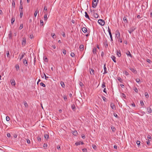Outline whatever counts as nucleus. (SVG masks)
Listing matches in <instances>:
<instances>
[{"label":"nucleus","instance_id":"nucleus-1","mask_svg":"<svg viewBox=\"0 0 152 152\" xmlns=\"http://www.w3.org/2000/svg\"><path fill=\"white\" fill-rule=\"evenodd\" d=\"M116 37L117 38L119 42L122 43V38L123 37H121L120 36V33L118 30H117L116 31Z\"/></svg>","mask_w":152,"mask_h":152},{"label":"nucleus","instance_id":"nucleus-2","mask_svg":"<svg viewBox=\"0 0 152 152\" xmlns=\"http://www.w3.org/2000/svg\"><path fill=\"white\" fill-rule=\"evenodd\" d=\"M99 0H93L92 5L93 8H95Z\"/></svg>","mask_w":152,"mask_h":152},{"label":"nucleus","instance_id":"nucleus-3","mask_svg":"<svg viewBox=\"0 0 152 152\" xmlns=\"http://www.w3.org/2000/svg\"><path fill=\"white\" fill-rule=\"evenodd\" d=\"M98 23L101 26H104L105 24L104 20L102 19H99L98 20Z\"/></svg>","mask_w":152,"mask_h":152},{"label":"nucleus","instance_id":"nucleus-4","mask_svg":"<svg viewBox=\"0 0 152 152\" xmlns=\"http://www.w3.org/2000/svg\"><path fill=\"white\" fill-rule=\"evenodd\" d=\"M26 39L25 37H23V40L22 41V45L23 46H25L26 44Z\"/></svg>","mask_w":152,"mask_h":152},{"label":"nucleus","instance_id":"nucleus-5","mask_svg":"<svg viewBox=\"0 0 152 152\" xmlns=\"http://www.w3.org/2000/svg\"><path fill=\"white\" fill-rule=\"evenodd\" d=\"M108 43L107 40L106 39L104 40V42H103V44L105 46V48H107L108 46Z\"/></svg>","mask_w":152,"mask_h":152},{"label":"nucleus","instance_id":"nucleus-6","mask_svg":"<svg viewBox=\"0 0 152 152\" xmlns=\"http://www.w3.org/2000/svg\"><path fill=\"white\" fill-rule=\"evenodd\" d=\"M105 66H106V64H105L104 65V72L103 73V74H106L107 72V69Z\"/></svg>","mask_w":152,"mask_h":152},{"label":"nucleus","instance_id":"nucleus-7","mask_svg":"<svg viewBox=\"0 0 152 152\" xmlns=\"http://www.w3.org/2000/svg\"><path fill=\"white\" fill-rule=\"evenodd\" d=\"M10 82L12 85L14 86L15 85V83L14 79H12L10 80Z\"/></svg>","mask_w":152,"mask_h":152},{"label":"nucleus","instance_id":"nucleus-8","mask_svg":"<svg viewBox=\"0 0 152 152\" xmlns=\"http://www.w3.org/2000/svg\"><path fill=\"white\" fill-rule=\"evenodd\" d=\"M110 106L113 110L115 109V106L113 103L112 102L110 103Z\"/></svg>","mask_w":152,"mask_h":152},{"label":"nucleus","instance_id":"nucleus-9","mask_svg":"<svg viewBox=\"0 0 152 152\" xmlns=\"http://www.w3.org/2000/svg\"><path fill=\"white\" fill-rule=\"evenodd\" d=\"M23 63L26 66L28 65V61L26 59H23Z\"/></svg>","mask_w":152,"mask_h":152},{"label":"nucleus","instance_id":"nucleus-10","mask_svg":"<svg viewBox=\"0 0 152 152\" xmlns=\"http://www.w3.org/2000/svg\"><path fill=\"white\" fill-rule=\"evenodd\" d=\"M19 11L20 12V18H21L22 17L23 14V10H19Z\"/></svg>","mask_w":152,"mask_h":152},{"label":"nucleus","instance_id":"nucleus-11","mask_svg":"<svg viewBox=\"0 0 152 152\" xmlns=\"http://www.w3.org/2000/svg\"><path fill=\"white\" fill-rule=\"evenodd\" d=\"M130 69L134 73H136L137 72V71L136 70L134 69V68H131Z\"/></svg>","mask_w":152,"mask_h":152},{"label":"nucleus","instance_id":"nucleus-12","mask_svg":"<svg viewBox=\"0 0 152 152\" xmlns=\"http://www.w3.org/2000/svg\"><path fill=\"white\" fill-rule=\"evenodd\" d=\"M126 54L127 55V56H129L130 57H131V58L132 57V55L130 53V52H129V51H128L126 53Z\"/></svg>","mask_w":152,"mask_h":152},{"label":"nucleus","instance_id":"nucleus-13","mask_svg":"<svg viewBox=\"0 0 152 152\" xmlns=\"http://www.w3.org/2000/svg\"><path fill=\"white\" fill-rule=\"evenodd\" d=\"M111 58L113 60V61L115 62V63H116V57L113 56H112L111 57Z\"/></svg>","mask_w":152,"mask_h":152},{"label":"nucleus","instance_id":"nucleus-14","mask_svg":"<svg viewBox=\"0 0 152 152\" xmlns=\"http://www.w3.org/2000/svg\"><path fill=\"white\" fill-rule=\"evenodd\" d=\"M117 54L118 57H120L121 56V53L120 50L118 51L117 50Z\"/></svg>","mask_w":152,"mask_h":152},{"label":"nucleus","instance_id":"nucleus-15","mask_svg":"<svg viewBox=\"0 0 152 152\" xmlns=\"http://www.w3.org/2000/svg\"><path fill=\"white\" fill-rule=\"evenodd\" d=\"M72 133L75 136H77V132L76 130H74L72 131Z\"/></svg>","mask_w":152,"mask_h":152},{"label":"nucleus","instance_id":"nucleus-16","mask_svg":"<svg viewBox=\"0 0 152 152\" xmlns=\"http://www.w3.org/2000/svg\"><path fill=\"white\" fill-rule=\"evenodd\" d=\"M82 30L84 33H86L87 31V29L85 27H83L82 28Z\"/></svg>","mask_w":152,"mask_h":152},{"label":"nucleus","instance_id":"nucleus-17","mask_svg":"<svg viewBox=\"0 0 152 152\" xmlns=\"http://www.w3.org/2000/svg\"><path fill=\"white\" fill-rule=\"evenodd\" d=\"M90 73L91 75H93L94 74V71L93 69H91L90 71Z\"/></svg>","mask_w":152,"mask_h":152},{"label":"nucleus","instance_id":"nucleus-18","mask_svg":"<svg viewBox=\"0 0 152 152\" xmlns=\"http://www.w3.org/2000/svg\"><path fill=\"white\" fill-rule=\"evenodd\" d=\"M93 53L94 55L96 53V48H94L93 50Z\"/></svg>","mask_w":152,"mask_h":152},{"label":"nucleus","instance_id":"nucleus-19","mask_svg":"<svg viewBox=\"0 0 152 152\" xmlns=\"http://www.w3.org/2000/svg\"><path fill=\"white\" fill-rule=\"evenodd\" d=\"M85 17L86 18H88L89 20H90V18H89V16L88 14L86 12H85Z\"/></svg>","mask_w":152,"mask_h":152},{"label":"nucleus","instance_id":"nucleus-20","mask_svg":"<svg viewBox=\"0 0 152 152\" xmlns=\"http://www.w3.org/2000/svg\"><path fill=\"white\" fill-rule=\"evenodd\" d=\"M94 16L95 18H97L99 17V15L98 14L96 13H94Z\"/></svg>","mask_w":152,"mask_h":152},{"label":"nucleus","instance_id":"nucleus-21","mask_svg":"<svg viewBox=\"0 0 152 152\" xmlns=\"http://www.w3.org/2000/svg\"><path fill=\"white\" fill-rule=\"evenodd\" d=\"M147 111L149 113H151L152 112L151 109L150 107H148L147 108Z\"/></svg>","mask_w":152,"mask_h":152},{"label":"nucleus","instance_id":"nucleus-22","mask_svg":"<svg viewBox=\"0 0 152 152\" xmlns=\"http://www.w3.org/2000/svg\"><path fill=\"white\" fill-rule=\"evenodd\" d=\"M45 138L47 140L49 138V135L48 134H44Z\"/></svg>","mask_w":152,"mask_h":152},{"label":"nucleus","instance_id":"nucleus-23","mask_svg":"<svg viewBox=\"0 0 152 152\" xmlns=\"http://www.w3.org/2000/svg\"><path fill=\"white\" fill-rule=\"evenodd\" d=\"M84 46L83 45H81L80 46V49L81 50H83L84 49Z\"/></svg>","mask_w":152,"mask_h":152},{"label":"nucleus","instance_id":"nucleus-24","mask_svg":"<svg viewBox=\"0 0 152 152\" xmlns=\"http://www.w3.org/2000/svg\"><path fill=\"white\" fill-rule=\"evenodd\" d=\"M61 86L64 88L65 87V86L64 82L63 81H61Z\"/></svg>","mask_w":152,"mask_h":152},{"label":"nucleus","instance_id":"nucleus-25","mask_svg":"<svg viewBox=\"0 0 152 152\" xmlns=\"http://www.w3.org/2000/svg\"><path fill=\"white\" fill-rule=\"evenodd\" d=\"M12 33L11 31H10V33L9 34V37L10 39H11L12 38Z\"/></svg>","mask_w":152,"mask_h":152},{"label":"nucleus","instance_id":"nucleus-26","mask_svg":"<svg viewBox=\"0 0 152 152\" xmlns=\"http://www.w3.org/2000/svg\"><path fill=\"white\" fill-rule=\"evenodd\" d=\"M123 20L124 22H125L126 23H128V20H127L126 17V16H124L123 18Z\"/></svg>","mask_w":152,"mask_h":152},{"label":"nucleus","instance_id":"nucleus-27","mask_svg":"<svg viewBox=\"0 0 152 152\" xmlns=\"http://www.w3.org/2000/svg\"><path fill=\"white\" fill-rule=\"evenodd\" d=\"M121 97H123L124 98V99H126V96L124 94V93H121Z\"/></svg>","mask_w":152,"mask_h":152},{"label":"nucleus","instance_id":"nucleus-28","mask_svg":"<svg viewBox=\"0 0 152 152\" xmlns=\"http://www.w3.org/2000/svg\"><path fill=\"white\" fill-rule=\"evenodd\" d=\"M136 29L135 28H134V27H132L130 28L129 30H130L132 32H133L135 29Z\"/></svg>","mask_w":152,"mask_h":152},{"label":"nucleus","instance_id":"nucleus-29","mask_svg":"<svg viewBox=\"0 0 152 152\" xmlns=\"http://www.w3.org/2000/svg\"><path fill=\"white\" fill-rule=\"evenodd\" d=\"M15 18H14V17L12 18L11 20V23L12 24L14 23L15 21Z\"/></svg>","mask_w":152,"mask_h":152},{"label":"nucleus","instance_id":"nucleus-30","mask_svg":"<svg viewBox=\"0 0 152 152\" xmlns=\"http://www.w3.org/2000/svg\"><path fill=\"white\" fill-rule=\"evenodd\" d=\"M141 113V114H140L139 113H137V114L141 116H142L143 115L145 114V112L141 111L140 112Z\"/></svg>","mask_w":152,"mask_h":152},{"label":"nucleus","instance_id":"nucleus-31","mask_svg":"<svg viewBox=\"0 0 152 152\" xmlns=\"http://www.w3.org/2000/svg\"><path fill=\"white\" fill-rule=\"evenodd\" d=\"M16 69L17 71H18L19 69V65L18 64H17L15 66Z\"/></svg>","mask_w":152,"mask_h":152},{"label":"nucleus","instance_id":"nucleus-32","mask_svg":"<svg viewBox=\"0 0 152 152\" xmlns=\"http://www.w3.org/2000/svg\"><path fill=\"white\" fill-rule=\"evenodd\" d=\"M71 107H72V109L73 110H75V104H72L71 106Z\"/></svg>","mask_w":152,"mask_h":152},{"label":"nucleus","instance_id":"nucleus-33","mask_svg":"<svg viewBox=\"0 0 152 152\" xmlns=\"http://www.w3.org/2000/svg\"><path fill=\"white\" fill-rule=\"evenodd\" d=\"M111 129L113 132H115L116 130L115 128L113 126H111Z\"/></svg>","mask_w":152,"mask_h":152},{"label":"nucleus","instance_id":"nucleus-34","mask_svg":"<svg viewBox=\"0 0 152 152\" xmlns=\"http://www.w3.org/2000/svg\"><path fill=\"white\" fill-rule=\"evenodd\" d=\"M145 95L146 98H148L149 97V95L148 94V93L147 92H145Z\"/></svg>","mask_w":152,"mask_h":152},{"label":"nucleus","instance_id":"nucleus-35","mask_svg":"<svg viewBox=\"0 0 152 152\" xmlns=\"http://www.w3.org/2000/svg\"><path fill=\"white\" fill-rule=\"evenodd\" d=\"M24 106L26 107H28V104L27 103V102L26 101H24Z\"/></svg>","mask_w":152,"mask_h":152},{"label":"nucleus","instance_id":"nucleus-36","mask_svg":"<svg viewBox=\"0 0 152 152\" xmlns=\"http://www.w3.org/2000/svg\"><path fill=\"white\" fill-rule=\"evenodd\" d=\"M117 79L121 83H122L123 80L120 77H118Z\"/></svg>","mask_w":152,"mask_h":152},{"label":"nucleus","instance_id":"nucleus-37","mask_svg":"<svg viewBox=\"0 0 152 152\" xmlns=\"http://www.w3.org/2000/svg\"><path fill=\"white\" fill-rule=\"evenodd\" d=\"M51 36L53 39L56 38V36L54 33L52 34Z\"/></svg>","mask_w":152,"mask_h":152},{"label":"nucleus","instance_id":"nucleus-38","mask_svg":"<svg viewBox=\"0 0 152 152\" xmlns=\"http://www.w3.org/2000/svg\"><path fill=\"white\" fill-rule=\"evenodd\" d=\"M40 25L42 26L43 25V22L42 20H40Z\"/></svg>","mask_w":152,"mask_h":152},{"label":"nucleus","instance_id":"nucleus-39","mask_svg":"<svg viewBox=\"0 0 152 152\" xmlns=\"http://www.w3.org/2000/svg\"><path fill=\"white\" fill-rule=\"evenodd\" d=\"M102 87L104 88L105 87V82H103L102 86Z\"/></svg>","mask_w":152,"mask_h":152},{"label":"nucleus","instance_id":"nucleus-40","mask_svg":"<svg viewBox=\"0 0 152 152\" xmlns=\"http://www.w3.org/2000/svg\"><path fill=\"white\" fill-rule=\"evenodd\" d=\"M38 12V10H37L35 11L34 14V16L35 17H36V16Z\"/></svg>","mask_w":152,"mask_h":152},{"label":"nucleus","instance_id":"nucleus-41","mask_svg":"<svg viewBox=\"0 0 152 152\" xmlns=\"http://www.w3.org/2000/svg\"><path fill=\"white\" fill-rule=\"evenodd\" d=\"M44 60L45 61L48 62V58L45 57H44Z\"/></svg>","mask_w":152,"mask_h":152},{"label":"nucleus","instance_id":"nucleus-42","mask_svg":"<svg viewBox=\"0 0 152 152\" xmlns=\"http://www.w3.org/2000/svg\"><path fill=\"white\" fill-rule=\"evenodd\" d=\"M70 55L72 57H74L75 56V54L74 53L72 52L71 53Z\"/></svg>","mask_w":152,"mask_h":152},{"label":"nucleus","instance_id":"nucleus-43","mask_svg":"<svg viewBox=\"0 0 152 152\" xmlns=\"http://www.w3.org/2000/svg\"><path fill=\"white\" fill-rule=\"evenodd\" d=\"M136 143L138 146L140 145V141L137 140L136 142Z\"/></svg>","mask_w":152,"mask_h":152},{"label":"nucleus","instance_id":"nucleus-44","mask_svg":"<svg viewBox=\"0 0 152 152\" xmlns=\"http://www.w3.org/2000/svg\"><path fill=\"white\" fill-rule=\"evenodd\" d=\"M47 14H45L44 16V20H47L48 18L47 17Z\"/></svg>","mask_w":152,"mask_h":152},{"label":"nucleus","instance_id":"nucleus-45","mask_svg":"<svg viewBox=\"0 0 152 152\" xmlns=\"http://www.w3.org/2000/svg\"><path fill=\"white\" fill-rule=\"evenodd\" d=\"M23 27V24H21L20 26V27H19V29L20 30Z\"/></svg>","mask_w":152,"mask_h":152},{"label":"nucleus","instance_id":"nucleus-46","mask_svg":"<svg viewBox=\"0 0 152 152\" xmlns=\"http://www.w3.org/2000/svg\"><path fill=\"white\" fill-rule=\"evenodd\" d=\"M79 84L81 87H82L84 86L83 83L81 82L79 83Z\"/></svg>","mask_w":152,"mask_h":152},{"label":"nucleus","instance_id":"nucleus-47","mask_svg":"<svg viewBox=\"0 0 152 152\" xmlns=\"http://www.w3.org/2000/svg\"><path fill=\"white\" fill-rule=\"evenodd\" d=\"M12 5L13 7H15V3L14 1H13L12 2Z\"/></svg>","mask_w":152,"mask_h":152},{"label":"nucleus","instance_id":"nucleus-48","mask_svg":"<svg viewBox=\"0 0 152 152\" xmlns=\"http://www.w3.org/2000/svg\"><path fill=\"white\" fill-rule=\"evenodd\" d=\"M63 53L64 55H65L66 54V50L63 49Z\"/></svg>","mask_w":152,"mask_h":152},{"label":"nucleus","instance_id":"nucleus-49","mask_svg":"<svg viewBox=\"0 0 152 152\" xmlns=\"http://www.w3.org/2000/svg\"><path fill=\"white\" fill-rule=\"evenodd\" d=\"M140 103L141 105L142 106L143 105H144V103L143 102V101L142 100L140 101Z\"/></svg>","mask_w":152,"mask_h":152},{"label":"nucleus","instance_id":"nucleus-50","mask_svg":"<svg viewBox=\"0 0 152 152\" xmlns=\"http://www.w3.org/2000/svg\"><path fill=\"white\" fill-rule=\"evenodd\" d=\"M10 120L9 117L8 116H7L6 117V120L7 121H9Z\"/></svg>","mask_w":152,"mask_h":152},{"label":"nucleus","instance_id":"nucleus-51","mask_svg":"<svg viewBox=\"0 0 152 152\" xmlns=\"http://www.w3.org/2000/svg\"><path fill=\"white\" fill-rule=\"evenodd\" d=\"M64 99V100L65 101L67 99V98L66 95H64L63 96Z\"/></svg>","mask_w":152,"mask_h":152},{"label":"nucleus","instance_id":"nucleus-52","mask_svg":"<svg viewBox=\"0 0 152 152\" xmlns=\"http://www.w3.org/2000/svg\"><path fill=\"white\" fill-rule=\"evenodd\" d=\"M44 76L45 77V79L46 80H47L48 78H49V77H48L46 75L45 73H44Z\"/></svg>","mask_w":152,"mask_h":152},{"label":"nucleus","instance_id":"nucleus-53","mask_svg":"<svg viewBox=\"0 0 152 152\" xmlns=\"http://www.w3.org/2000/svg\"><path fill=\"white\" fill-rule=\"evenodd\" d=\"M93 148L94 149H96L97 148L96 146L95 145H93L92 146Z\"/></svg>","mask_w":152,"mask_h":152},{"label":"nucleus","instance_id":"nucleus-54","mask_svg":"<svg viewBox=\"0 0 152 152\" xmlns=\"http://www.w3.org/2000/svg\"><path fill=\"white\" fill-rule=\"evenodd\" d=\"M7 56L8 57H10V53L9 51H8L7 53Z\"/></svg>","mask_w":152,"mask_h":152},{"label":"nucleus","instance_id":"nucleus-55","mask_svg":"<svg viewBox=\"0 0 152 152\" xmlns=\"http://www.w3.org/2000/svg\"><path fill=\"white\" fill-rule=\"evenodd\" d=\"M23 5H20L19 10H23Z\"/></svg>","mask_w":152,"mask_h":152},{"label":"nucleus","instance_id":"nucleus-56","mask_svg":"<svg viewBox=\"0 0 152 152\" xmlns=\"http://www.w3.org/2000/svg\"><path fill=\"white\" fill-rule=\"evenodd\" d=\"M82 151L83 152H87V149L86 148L83 149Z\"/></svg>","mask_w":152,"mask_h":152},{"label":"nucleus","instance_id":"nucleus-57","mask_svg":"<svg viewBox=\"0 0 152 152\" xmlns=\"http://www.w3.org/2000/svg\"><path fill=\"white\" fill-rule=\"evenodd\" d=\"M37 140L39 142H40L41 141V138L40 137H37Z\"/></svg>","mask_w":152,"mask_h":152},{"label":"nucleus","instance_id":"nucleus-58","mask_svg":"<svg viewBox=\"0 0 152 152\" xmlns=\"http://www.w3.org/2000/svg\"><path fill=\"white\" fill-rule=\"evenodd\" d=\"M40 85H41V86L43 87H45V85L44 83H40Z\"/></svg>","mask_w":152,"mask_h":152},{"label":"nucleus","instance_id":"nucleus-59","mask_svg":"<svg viewBox=\"0 0 152 152\" xmlns=\"http://www.w3.org/2000/svg\"><path fill=\"white\" fill-rule=\"evenodd\" d=\"M134 91H135L137 93L138 92V90L137 89V88H134Z\"/></svg>","mask_w":152,"mask_h":152},{"label":"nucleus","instance_id":"nucleus-60","mask_svg":"<svg viewBox=\"0 0 152 152\" xmlns=\"http://www.w3.org/2000/svg\"><path fill=\"white\" fill-rule=\"evenodd\" d=\"M30 37L31 39H33L34 38V36H33V34H31L30 35Z\"/></svg>","mask_w":152,"mask_h":152},{"label":"nucleus","instance_id":"nucleus-61","mask_svg":"<svg viewBox=\"0 0 152 152\" xmlns=\"http://www.w3.org/2000/svg\"><path fill=\"white\" fill-rule=\"evenodd\" d=\"M27 142L28 144H30V141L28 139H26Z\"/></svg>","mask_w":152,"mask_h":152},{"label":"nucleus","instance_id":"nucleus-62","mask_svg":"<svg viewBox=\"0 0 152 152\" xmlns=\"http://www.w3.org/2000/svg\"><path fill=\"white\" fill-rule=\"evenodd\" d=\"M136 80V81L138 83H139L140 82V79H137Z\"/></svg>","mask_w":152,"mask_h":152},{"label":"nucleus","instance_id":"nucleus-63","mask_svg":"<svg viewBox=\"0 0 152 152\" xmlns=\"http://www.w3.org/2000/svg\"><path fill=\"white\" fill-rule=\"evenodd\" d=\"M147 61L149 63H150L151 62V60L149 59H147Z\"/></svg>","mask_w":152,"mask_h":152},{"label":"nucleus","instance_id":"nucleus-64","mask_svg":"<svg viewBox=\"0 0 152 152\" xmlns=\"http://www.w3.org/2000/svg\"><path fill=\"white\" fill-rule=\"evenodd\" d=\"M104 56V52L103 51H102V53H101V56H102V57H103Z\"/></svg>","mask_w":152,"mask_h":152}]
</instances>
